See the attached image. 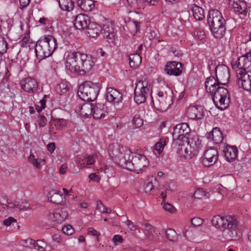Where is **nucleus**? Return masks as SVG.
<instances>
[{
	"label": "nucleus",
	"instance_id": "4468645a",
	"mask_svg": "<svg viewBox=\"0 0 251 251\" xmlns=\"http://www.w3.org/2000/svg\"><path fill=\"white\" fill-rule=\"evenodd\" d=\"M218 156L219 153L217 150L215 148H210L203 153L201 162L203 166L209 167L216 163Z\"/></svg>",
	"mask_w": 251,
	"mask_h": 251
},
{
	"label": "nucleus",
	"instance_id": "f03ea898",
	"mask_svg": "<svg viewBox=\"0 0 251 251\" xmlns=\"http://www.w3.org/2000/svg\"><path fill=\"white\" fill-rule=\"evenodd\" d=\"M218 79L210 76L206 79L205 87L207 93L212 96V100L217 108L221 110L226 109L230 102L228 90L223 86Z\"/></svg>",
	"mask_w": 251,
	"mask_h": 251
},
{
	"label": "nucleus",
	"instance_id": "c756f323",
	"mask_svg": "<svg viewBox=\"0 0 251 251\" xmlns=\"http://www.w3.org/2000/svg\"><path fill=\"white\" fill-rule=\"evenodd\" d=\"M86 30H87L86 34L88 37L95 38L101 32L102 28L99 25L91 22L89 23L88 26Z\"/></svg>",
	"mask_w": 251,
	"mask_h": 251
},
{
	"label": "nucleus",
	"instance_id": "052dcab7",
	"mask_svg": "<svg viewBox=\"0 0 251 251\" xmlns=\"http://www.w3.org/2000/svg\"><path fill=\"white\" fill-rule=\"evenodd\" d=\"M89 178L92 181L95 182H99L100 180V178L96 173H91L89 176Z\"/></svg>",
	"mask_w": 251,
	"mask_h": 251
},
{
	"label": "nucleus",
	"instance_id": "cd10ccee",
	"mask_svg": "<svg viewBox=\"0 0 251 251\" xmlns=\"http://www.w3.org/2000/svg\"><path fill=\"white\" fill-rule=\"evenodd\" d=\"M26 243L30 249H34L39 251H49L47 244L42 240L35 241L28 239L26 240Z\"/></svg>",
	"mask_w": 251,
	"mask_h": 251
},
{
	"label": "nucleus",
	"instance_id": "c9c22d12",
	"mask_svg": "<svg viewBox=\"0 0 251 251\" xmlns=\"http://www.w3.org/2000/svg\"><path fill=\"white\" fill-rule=\"evenodd\" d=\"M177 153L181 157H183L185 159H188L192 157L191 154H193V152L191 153L190 151H188L184 145H180V143H179L177 148Z\"/></svg>",
	"mask_w": 251,
	"mask_h": 251
},
{
	"label": "nucleus",
	"instance_id": "69168bd1",
	"mask_svg": "<svg viewBox=\"0 0 251 251\" xmlns=\"http://www.w3.org/2000/svg\"><path fill=\"white\" fill-rule=\"evenodd\" d=\"M154 189V185L152 182H148L145 188V190L146 193H150L151 191Z\"/></svg>",
	"mask_w": 251,
	"mask_h": 251
},
{
	"label": "nucleus",
	"instance_id": "5701e85b",
	"mask_svg": "<svg viewBox=\"0 0 251 251\" xmlns=\"http://www.w3.org/2000/svg\"><path fill=\"white\" fill-rule=\"evenodd\" d=\"M223 148V147H222ZM223 150L224 156L227 161L231 162L234 160L237 156L238 149L235 146H230L228 145H224Z\"/></svg>",
	"mask_w": 251,
	"mask_h": 251
},
{
	"label": "nucleus",
	"instance_id": "79ce46f5",
	"mask_svg": "<svg viewBox=\"0 0 251 251\" xmlns=\"http://www.w3.org/2000/svg\"><path fill=\"white\" fill-rule=\"evenodd\" d=\"M144 227V232L146 235H148L149 238L150 237V234L152 232H155V227L152 225L148 223H145L142 225Z\"/></svg>",
	"mask_w": 251,
	"mask_h": 251
},
{
	"label": "nucleus",
	"instance_id": "e433bc0d",
	"mask_svg": "<svg viewBox=\"0 0 251 251\" xmlns=\"http://www.w3.org/2000/svg\"><path fill=\"white\" fill-rule=\"evenodd\" d=\"M22 47L28 48L29 50L35 49V44L30 38L29 34H25L22 41Z\"/></svg>",
	"mask_w": 251,
	"mask_h": 251
},
{
	"label": "nucleus",
	"instance_id": "f3484780",
	"mask_svg": "<svg viewBox=\"0 0 251 251\" xmlns=\"http://www.w3.org/2000/svg\"><path fill=\"white\" fill-rule=\"evenodd\" d=\"M106 100L113 104H119L123 100V95L117 89L109 87L106 89Z\"/></svg>",
	"mask_w": 251,
	"mask_h": 251
},
{
	"label": "nucleus",
	"instance_id": "20e7f679",
	"mask_svg": "<svg viewBox=\"0 0 251 251\" xmlns=\"http://www.w3.org/2000/svg\"><path fill=\"white\" fill-rule=\"evenodd\" d=\"M57 46L56 40L52 36L42 37L35 44L36 55L40 60L45 59L52 54Z\"/></svg>",
	"mask_w": 251,
	"mask_h": 251
},
{
	"label": "nucleus",
	"instance_id": "774afa93",
	"mask_svg": "<svg viewBox=\"0 0 251 251\" xmlns=\"http://www.w3.org/2000/svg\"><path fill=\"white\" fill-rule=\"evenodd\" d=\"M216 65V62L212 60H209L208 62V69L211 71Z\"/></svg>",
	"mask_w": 251,
	"mask_h": 251
},
{
	"label": "nucleus",
	"instance_id": "473e14b6",
	"mask_svg": "<svg viewBox=\"0 0 251 251\" xmlns=\"http://www.w3.org/2000/svg\"><path fill=\"white\" fill-rule=\"evenodd\" d=\"M77 4L82 10L86 12L91 11L95 6L93 0H78Z\"/></svg>",
	"mask_w": 251,
	"mask_h": 251
},
{
	"label": "nucleus",
	"instance_id": "a878e982",
	"mask_svg": "<svg viewBox=\"0 0 251 251\" xmlns=\"http://www.w3.org/2000/svg\"><path fill=\"white\" fill-rule=\"evenodd\" d=\"M107 114V108L104 104L98 103L94 104L93 111V118L95 119L104 118Z\"/></svg>",
	"mask_w": 251,
	"mask_h": 251
},
{
	"label": "nucleus",
	"instance_id": "8fccbe9b",
	"mask_svg": "<svg viewBox=\"0 0 251 251\" xmlns=\"http://www.w3.org/2000/svg\"><path fill=\"white\" fill-rule=\"evenodd\" d=\"M195 38L199 40H202L205 37V34L203 30H196L194 32Z\"/></svg>",
	"mask_w": 251,
	"mask_h": 251
},
{
	"label": "nucleus",
	"instance_id": "bf43d9fd",
	"mask_svg": "<svg viewBox=\"0 0 251 251\" xmlns=\"http://www.w3.org/2000/svg\"><path fill=\"white\" fill-rule=\"evenodd\" d=\"M113 242L116 244L121 243L123 241L122 237L120 235H115L112 239Z\"/></svg>",
	"mask_w": 251,
	"mask_h": 251
},
{
	"label": "nucleus",
	"instance_id": "ea45409f",
	"mask_svg": "<svg viewBox=\"0 0 251 251\" xmlns=\"http://www.w3.org/2000/svg\"><path fill=\"white\" fill-rule=\"evenodd\" d=\"M168 90L170 93L169 95L168 94L166 91H165L164 92L163 91H159L158 92L157 95L160 98V99L158 100L159 101L163 100H170L171 99L173 92L170 90L169 88H168Z\"/></svg>",
	"mask_w": 251,
	"mask_h": 251
},
{
	"label": "nucleus",
	"instance_id": "dca6fc26",
	"mask_svg": "<svg viewBox=\"0 0 251 251\" xmlns=\"http://www.w3.org/2000/svg\"><path fill=\"white\" fill-rule=\"evenodd\" d=\"M229 8L231 10L238 15H244L247 13V6L246 3L240 0H229Z\"/></svg>",
	"mask_w": 251,
	"mask_h": 251
},
{
	"label": "nucleus",
	"instance_id": "f704fd0d",
	"mask_svg": "<svg viewBox=\"0 0 251 251\" xmlns=\"http://www.w3.org/2000/svg\"><path fill=\"white\" fill-rule=\"evenodd\" d=\"M142 58L138 51L133 54L129 56V64L131 67L136 68L141 63Z\"/></svg>",
	"mask_w": 251,
	"mask_h": 251
},
{
	"label": "nucleus",
	"instance_id": "bb28decb",
	"mask_svg": "<svg viewBox=\"0 0 251 251\" xmlns=\"http://www.w3.org/2000/svg\"><path fill=\"white\" fill-rule=\"evenodd\" d=\"M207 138L213 141V143L215 144H220L221 145H225L223 141L224 137L223 134L220 129L218 127L214 128L209 133Z\"/></svg>",
	"mask_w": 251,
	"mask_h": 251
},
{
	"label": "nucleus",
	"instance_id": "c03bdc74",
	"mask_svg": "<svg viewBox=\"0 0 251 251\" xmlns=\"http://www.w3.org/2000/svg\"><path fill=\"white\" fill-rule=\"evenodd\" d=\"M96 155L95 154L92 155H85L84 157L85 162L86 165H92L96 161Z\"/></svg>",
	"mask_w": 251,
	"mask_h": 251
},
{
	"label": "nucleus",
	"instance_id": "c85d7f7f",
	"mask_svg": "<svg viewBox=\"0 0 251 251\" xmlns=\"http://www.w3.org/2000/svg\"><path fill=\"white\" fill-rule=\"evenodd\" d=\"M94 104L90 102H85L79 105L77 109L79 115L85 118H89L93 115Z\"/></svg>",
	"mask_w": 251,
	"mask_h": 251
},
{
	"label": "nucleus",
	"instance_id": "4d7b16f0",
	"mask_svg": "<svg viewBox=\"0 0 251 251\" xmlns=\"http://www.w3.org/2000/svg\"><path fill=\"white\" fill-rule=\"evenodd\" d=\"M31 0H19L20 9L23 10L30 3Z\"/></svg>",
	"mask_w": 251,
	"mask_h": 251
},
{
	"label": "nucleus",
	"instance_id": "72a5a7b5",
	"mask_svg": "<svg viewBox=\"0 0 251 251\" xmlns=\"http://www.w3.org/2000/svg\"><path fill=\"white\" fill-rule=\"evenodd\" d=\"M60 9L65 11L70 12L74 8L75 3L73 0H57Z\"/></svg>",
	"mask_w": 251,
	"mask_h": 251
},
{
	"label": "nucleus",
	"instance_id": "2f4dec72",
	"mask_svg": "<svg viewBox=\"0 0 251 251\" xmlns=\"http://www.w3.org/2000/svg\"><path fill=\"white\" fill-rule=\"evenodd\" d=\"M48 198L50 201L57 204H61L63 201L62 194L55 190H52L49 193Z\"/></svg>",
	"mask_w": 251,
	"mask_h": 251
},
{
	"label": "nucleus",
	"instance_id": "9b49d317",
	"mask_svg": "<svg viewBox=\"0 0 251 251\" xmlns=\"http://www.w3.org/2000/svg\"><path fill=\"white\" fill-rule=\"evenodd\" d=\"M236 72V84L239 88L251 92V72L248 71L247 73H242L239 70Z\"/></svg>",
	"mask_w": 251,
	"mask_h": 251
},
{
	"label": "nucleus",
	"instance_id": "3c124183",
	"mask_svg": "<svg viewBox=\"0 0 251 251\" xmlns=\"http://www.w3.org/2000/svg\"><path fill=\"white\" fill-rule=\"evenodd\" d=\"M203 223V220L202 219L195 217L191 220V224L194 226H201Z\"/></svg>",
	"mask_w": 251,
	"mask_h": 251
},
{
	"label": "nucleus",
	"instance_id": "2eb2a0df",
	"mask_svg": "<svg viewBox=\"0 0 251 251\" xmlns=\"http://www.w3.org/2000/svg\"><path fill=\"white\" fill-rule=\"evenodd\" d=\"M216 76L220 83L223 85L227 83L230 79V72L228 67L224 64H219L215 67Z\"/></svg>",
	"mask_w": 251,
	"mask_h": 251
},
{
	"label": "nucleus",
	"instance_id": "680f3d73",
	"mask_svg": "<svg viewBox=\"0 0 251 251\" xmlns=\"http://www.w3.org/2000/svg\"><path fill=\"white\" fill-rule=\"evenodd\" d=\"M126 225L128 226V227L132 231H135L136 230L137 227L136 226H135L133 223L130 220H127L126 222Z\"/></svg>",
	"mask_w": 251,
	"mask_h": 251
},
{
	"label": "nucleus",
	"instance_id": "37998d69",
	"mask_svg": "<svg viewBox=\"0 0 251 251\" xmlns=\"http://www.w3.org/2000/svg\"><path fill=\"white\" fill-rule=\"evenodd\" d=\"M8 44L3 37H0V56L2 57L7 50Z\"/></svg>",
	"mask_w": 251,
	"mask_h": 251
},
{
	"label": "nucleus",
	"instance_id": "338daca9",
	"mask_svg": "<svg viewBox=\"0 0 251 251\" xmlns=\"http://www.w3.org/2000/svg\"><path fill=\"white\" fill-rule=\"evenodd\" d=\"M48 150L50 152L52 153L55 149V145L53 142L50 143L47 145Z\"/></svg>",
	"mask_w": 251,
	"mask_h": 251
},
{
	"label": "nucleus",
	"instance_id": "58836bf2",
	"mask_svg": "<svg viewBox=\"0 0 251 251\" xmlns=\"http://www.w3.org/2000/svg\"><path fill=\"white\" fill-rule=\"evenodd\" d=\"M166 237L171 242H176L177 240V234L176 231L172 228H169L166 232Z\"/></svg>",
	"mask_w": 251,
	"mask_h": 251
},
{
	"label": "nucleus",
	"instance_id": "de8ad7c7",
	"mask_svg": "<svg viewBox=\"0 0 251 251\" xmlns=\"http://www.w3.org/2000/svg\"><path fill=\"white\" fill-rule=\"evenodd\" d=\"M62 230L64 234L67 235H71L74 232V229L70 225L64 226L62 228Z\"/></svg>",
	"mask_w": 251,
	"mask_h": 251
},
{
	"label": "nucleus",
	"instance_id": "f8f14e48",
	"mask_svg": "<svg viewBox=\"0 0 251 251\" xmlns=\"http://www.w3.org/2000/svg\"><path fill=\"white\" fill-rule=\"evenodd\" d=\"M68 215L67 208L60 207L55 209L53 212L49 213L48 218L54 225H56L63 222Z\"/></svg>",
	"mask_w": 251,
	"mask_h": 251
},
{
	"label": "nucleus",
	"instance_id": "6e6d98bb",
	"mask_svg": "<svg viewBox=\"0 0 251 251\" xmlns=\"http://www.w3.org/2000/svg\"><path fill=\"white\" fill-rule=\"evenodd\" d=\"M29 204L27 202L22 203V204L17 203V208L20 210H26L29 208Z\"/></svg>",
	"mask_w": 251,
	"mask_h": 251
},
{
	"label": "nucleus",
	"instance_id": "6e6552de",
	"mask_svg": "<svg viewBox=\"0 0 251 251\" xmlns=\"http://www.w3.org/2000/svg\"><path fill=\"white\" fill-rule=\"evenodd\" d=\"M84 53L79 52L70 51L66 57L65 67L70 72L80 75L81 66Z\"/></svg>",
	"mask_w": 251,
	"mask_h": 251
},
{
	"label": "nucleus",
	"instance_id": "5fc2aeb1",
	"mask_svg": "<svg viewBox=\"0 0 251 251\" xmlns=\"http://www.w3.org/2000/svg\"><path fill=\"white\" fill-rule=\"evenodd\" d=\"M60 89V93H65L69 91V88L65 83H61L58 84V88Z\"/></svg>",
	"mask_w": 251,
	"mask_h": 251
},
{
	"label": "nucleus",
	"instance_id": "e2e57ef3",
	"mask_svg": "<svg viewBox=\"0 0 251 251\" xmlns=\"http://www.w3.org/2000/svg\"><path fill=\"white\" fill-rule=\"evenodd\" d=\"M88 233L89 235L98 237L100 235V233L98 232L93 227H90L88 229Z\"/></svg>",
	"mask_w": 251,
	"mask_h": 251
},
{
	"label": "nucleus",
	"instance_id": "f257e3e1",
	"mask_svg": "<svg viewBox=\"0 0 251 251\" xmlns=\"http://www.w3.org/2000/svg\"><path fill=\"white\" fill-rule=\"evenodd\" d=\"M211 224L216 228H223L222 237L224 241H237L241 237L239 230V222L234 216L216 215L211 220Z\"/></svg>",
	"mask_w": 251,
	"mask_h": 251
},
{
	"label": "nucleus",
	"instance_id": "4c0bfd02",
	"mask_svg": "<svg viewBox=\"0 0 251 251\" xmlns=\"http://www.w3.org/2000/svg\"><path fill=\"white\" fill-rule=\"evenodd\" d=\"M28 159L29 161L38 169H40L45 163V159H37L35 158V156L33 154H30Z\"/></svg>",
	"mask_w": 251,
	"mask_h": 251
},
{
	"label": "nucleus",
	"instance_id": "a18cd8bd",
	"mask_svg": "<svg viewBox=\"0 0 251 251\" xmlns=\"http://www.w3.org/2000/svg\"><path fill=\"white\" fill-rule=\"evenodd\" d=\"M97 208L101 213H110V211H108L107 207H106L100 201H97Z\"/></svg>",
	"mask_w": 251,
	"mask_h": 251
},
{
	"label": "nucleus",
	"instance_id": "39448f33",
	"mask_svg": "<svg viewBox=\"0 0 251 251\" xmlns=\"http://www.w3.org/2000/svg\"><path fill=\"white\" fill-rule=\"evenodd\" d=\"M100 89L99 83L85 81L79 86L77 95L83 101H93L97 99Z\"/></svg>",
	"mask_w": 251,
	"mask_h": 251
},
{
	"label": "nucleus",
	"instance_id": "0eeeda50",
	"mask_svg": "<svg viewBox=\"0 0 251 251\" xmlns=\"http://www.w3.org/2000/svg\"><path fill=\"white\" fill-rule=\"evenodd\" d=\"M149 164V161L144 154L135 153L134 156L129 157L124 168L139 174L142 173L143 169L147 167Z\"/></svg>",
	"mask_w": 251,
	"mask_h": 251
},
{
	"label": "nucleus",
	"instance_id": "393cba45",
	"mask_svg": "<svg viewBox=\"0 0 251 251\" xmlns=\"http://www.w3.org/2000/svg\"><path fill=\"white\" fill-rule=\"evenodd\" d=\"M90 19L88 16L84 14H79L74 21V25L76 29L79 30H84L88 26Z\"/></svg>",
	"mask_w": 251,
	"mask_h": 251
},
{
	"label": "nucleus",
	"instance_id": "6ab92c4d",
	"mask_svg": "<svg viewBox=\"0 0 251 251\" xmlns=\"http://www.w3.org/2000/svg\"><path fill=\"white\" fill-rule=\"evenodd\" d=\"M20 86L24 91L29 93H34L38 89L37 81L30 77H26L21 80Z\"/></svg>",
	"mask_w": 251,
	"mask_h": 251
},
{
	"label": "nucleus",
	"instance_id": "49530a36",
	"mask_svg": "<svg viewBox=\"0 0 251 251\" xmlns=\"http://www.w3.org/2000/svg\"><path fill=\"white\" fill-rule=\"evenodd\" d=\"M194 196L195 198L201 199L206 197V193L202 189H199L195 191Z\"/></svg>",
	"mask_w": 251,
	"mask_h": 251
},
{
	"label": "nucleus",
	"instance_id": "ddd939ff",
	"mask_svg": "<svg viewBox=\"0 0 251 251\" xmlns=\"http://www.w3.org/2000/svg\"><path fill=\"white\" fill-rule=\"evenodd\" d=\"M190 128L188 124L184 123L178 124L174 128L173 136L174 139L185 142L190 136Z\"/></svg>",
	"mask_w": 251,
	"mask_h": 251
},
{
	"label": "nucleus",
	"instance_id": "864d4df0",
	"mask_svg": "<svg viewBox=\"0 0 251 251\" xmlns=\"http://www.w3.org/2000/svg\"><path fill=\"white\" fill-rule=\"evenodd\" d=\"M133 123L137 126L140 127L143 125V120L139 118L138 115H135L133 118Z\"/></svg>",
	"mask_w": 251,
	"mask_h": 251
},
{
	"label": "nucleus",
	"instance_id": "0e129e2a",
	"mask_svg": "<svg viewBox=\"0 0 251 251\" xmlns=\"http://www.w3.org/2000/svg\"><path fill=\"white\" fill-rule=\"evenodd\" d=\"M9 200L6 196H1L0 198V203L1 205L6 206Z\"/></svg>",
	"mask_w": 251,
	"mask_h": 251
},
{
	"label": "nucleus",
	"instance_id": "7ed1b4c3",
	"mask_svg": "<svg viewBox=\"0 0 251 251\" xmlns=\"http://www.w3.org/2000/svg\"><path fill=\"white\" fill-rule=\"evenodd\" d=\"M207 20L210 30L214 38H222L226 30V21L222 13L217 10L211 9L209 11Z\"/></svg>",
	"mask_w": 251,
	"mask_h": 251
},
{
	"label": "nucleus",
	"instance_id": "a19ab883",
	"mask_svg": "<svg viewBox=\"0 0 251 251\" xmlns=\"http://www.w3.org/2000/svg\"><path fill=\"white\" fill-rule=\"evenodd\" d=\"M166 139L165 137H161L159 141L157 142L154 146V149L160 153L161 152L166 145Z\"/></svg>",
	"mask_w": 251,
	"mask_h": 251
},
{
	"label": "nucleus",
	"instance_id": "9d476101",
	"mask_svg": "<svg viewBox=\"0 0 251 251\" xmlns=\"http://www.w3.org/2000/svg\"><path fill=\"white\" fill-rule=\"evenodd\" d=\"M231 65L235 72L239 70L242 73L251 72V51L241 56L236 61H232Z\"/></svg>",
	"mask_w": 251,
	"mask_h": 251
},
{
	"label": "nucleus",
	"instance_id": "b1692460",
	"mask_svg": "<svg viewBox=\"0 0 251 251\" xmlns=\"http://www.w3.org/2000/svg\"><path fill=\"white\" fill-rule=\"evenodd\" d=\"M82 59V65L81 66V72L80 75H84L89 72L94 65V62L92 56L84 53Z\"/></svg>",
	"mask_w": 251,
	"mask_h": 251
},
{
	"label": "nucleus",
	"instance_id": "aec40b11",
	"mask_svg": "<svg viewBox=\"0 0 251 251\" xmlns=\"http://www.w3.org/2000/svg\"><path fill=\"white\" fill-rule=\"evenodd\" d=\"M187 117L191 120H201L203 118L204 110L201 106L189 107L186 111Z\"/></svg>",
	"mask_w": 251,
	"mask_h": 251
},
{
	"label": "nucleus",
	"instance_id": "13d9d810",
	"mask_svg": "<svg viewBox=\"0 0 251 251\" xmlns=\"http://www.w3.org/2000/svg\"><path fill=\"white\" fill-rule=\"evenodd\" d=\"M16 220L12 217H9L3 221V225L5 226H10L12 223L16 222Z\"/></svg>",
	"mask_w": 251,
	"mask_h": 251
},
{
	"label": "nucleus",
	"instance_id": "a211bd4d",
	"mask_svg": "<svg viewBox=\"0 0 251 251\" xmlns=\"http://www.w3.org/2000/svg\"><path fill=\"white\" fill-rule=\"evenodd\" d=\"M182 70L181 63L170 61L166 63L165 72L170 75L178 76L181 75Z\"/></svg>",
	"mask_w": 251,
	"mask_h": 251
},
{
	"label": "nucleus",
	"instance_id": "603ef678",
	"mask_svg": "<svg viewBox=\"0 0 251 251\" xmlns=\"http://www.w3.org/2000/svg\"><path fill=\"white\" fill-rule=\"evenodd\" d=\"M163 207L165 210L170 213H174L176 211L175 207L169 203H165L163 205Z\"/></svg>",
	"mask_w": 251,
	"mask_h": 251
},
{
	"label": "nucleus",
	"instance_id": "412c9836",
	"mask_svg": "<svg viewBox=\"0 0 251 251\" xmlns=\"http://www.w3.org/2000/svg\"><path fill=\"white\" fill-rule=\"evenodd\" d=\"M101 33L106 41L109 43H113L115 39L116 31L113 25H104L102 28Z\"/></svg>",
	"mask_w": 251,
	"mask_h": 251
},
{
	"label": "nucleus",
	"instance_id": "423d86ee",
	"mask_svg": "<svg viewBox=\"0 0 251 251\" xmlns=\"http://www.w3.org/2000/svg\"><path fill=\"white\" fill-rule=\"evenodd\" d=\"M109 154L112 159L120 166L124 168L126 161L130 157V150L118 144L110 145L108 147Z\"/></svg>",
	"mask_w": 251,
	"mask_h": 251
},
{
	"label": "nucleus",
	"instance_id": "1a4fd4ad",
	"mask_svg": "<svg viewBox=\"0 0 251 251\" xmlns=\"http://www.w3.org/2000/svg\"><path fill=\"white\" fill-rule=\"evenodd\" d=\"M148 85L147 83H146L145 85L143 80L137 81L134 91V100L137 104L144 103L146 101L150 89V85L149 86Z\"/></svg>",
	"mask_w": 251,
	"mask_h": 251
},
{
	"label": "nucleus",
	"instance_id": "7c9ffc66",
	"mask_svg": "<svg viewBox=\"0 0 251 251\" xmlns=\"http://www.w3.org/2000/svg\"><path fill=\"white\" fill-rule=\"evenodd\" d=\"M191 10L194 18L197 21H201L205 17L204 9L197 4L194 3L191 5Z\"/></svg>",
	"mask_w": 251,
	"mask_h": 251
},
{
	"label": "nucleus",
	"instance_id": "4be33fe9",
	"mask_svg": "<svg viewBox=\"0 0 251 251\" xmlns=\"http://www.w3.org/2000/svg\"><path fill=\"white\" fill-rule=\"evenodd\" d=\"M187 143L188 145H190L191 149L192 150L190 151L191 153H193V155H197L201 150V141L200 140L199 138L197 135H194L191 137L189 136L185 140Z\"/></svg>",
	"mask_w": 251,
	"mask_h": 251
},
{
	"label": "nucleus",
	"instance_id": "09e8293b",
	"mask_svg": "<svg viewBox=\"0 0 251 251\" xmlns=\"http://www.w3.org/2000/svg\"><path fill=\"white\" fill-rule=\"evenodd\" d=\"M47 120L45 116L39 115L38 119V124L39 127H43L46 126Z\"/></svg>",
	"mask_w": 251,
	"mask_h": 251
}]
</instances>
